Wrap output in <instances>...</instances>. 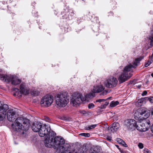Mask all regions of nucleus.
Returning <instances> with one entry per match:
<instances>
[{
  "mask_svg": "<svg viewBox=\"0 0 153 153\" xmlns=\"http://www.w3.org/2000/svg\"><path fill=\"white\" fill-rule=\"evenodd\" d=\"M106 139L108 141H110L112 140L111 137L110 136H107Z\"/></svg>",
  "mask_w": 153,
  "mask_h": 153,
  "instance_id": "nucleus-35",
  "label": "nucleus"
},
{
  "mask_svg": "<svg viewBox=\"0 0 153 153\" xmlns=\"http://www.w3.org/2000/svg\"><path fill=\"white\" fill-rule=\"evenodd\" d=\"M38 132L39 136L41 137H43L46 135L48 136L46 137L56 135V133L51 130L50 126L48 124H45L43 126L42 125Z\"/></svg>",
  "mask_w": 153,
  "mask_h": 153,
  "instance_id": "nucleus-3",
  "label": "nucleus"
},
{
  "mask_svg": "<svg viewBox=\"0 0 153 153\" xmlns=\"http://www.w3.org/2000/svg\"><path fill=\"white\" fill-rule=\"evenodd\" d=\"M148 98L147 97H144L138 99L135 103L136 105L138 107L141 106L146 102Z\"/></svg>",
  "mask_w": 153,
  "mask_h": 153,
  "instance_id": "nucleus-17",
  "label": "nucleus"
},
{
  "mask_svg": "<svg viewBox=\"0 0 153 153\" xmlns=\"http://www.w3.org/2000/svg\"><path fill=\"white\" fill-rule=\"evenodd\" d=\"M86 98L82 97V95L79 94H75L71 99V101L73 105L75 106L77 105L80 104L82 101L85 100Z\"/></svg>",
  "mask_w": 153,
  "mask_h": 153,
  "instance_id": "nucleus-8",
  "label": "nucleus"
},
{
  "mask_svg": "<svg viewBox=\"0 0 153 153\" xmlns=\"http://www.w3.org/2000/svg\"><path fill=\"white\" fill-rule=\"evenodd\" d=\"M20 92L21 94H23L25 95L28 94L29 91L25 88V84L22 83L20 85Z\"/></svg>",
  "mask_w": 153,
  "mask_h": 153,
  "instance_id": "nucleus-19",
  "label": "nucleus"
},
{
  "mask_svg": "<svg viewBox=\"0 0 153 153\" xmlns=\"http://www.w3.org/2000/svg\"><path fill=\"white\" fill-rule=\"evenodd\" d=\"M55 100L56 104L60 107H65L68 102L67 96L63 94H57Z\"/></svg>",
  "mask_w": 153,
  "mask_h": 153,
  "instance_id": "nucleus-5",
  "label": "nucleus"
},
{
  "mask_svg": "<svg viewBox=\"0 0 153 153\" xmlns=\"http://www.w3.org/2000/svg\"><path fill=\"white\" fill-rule=\"evenodd\" d=\"M136 124V121L132 119L127 120L125 122V124L127 126V128L130 130L135 129Z\"/></svg>",
  "mask_w": 153,
  "mask_h": 153,
  "instance_id": "nucleus-11",
  "label": "nucleus"
},
{
  "mask_svg": "<svg viewBox=\"0 0 153 153\" xmlns=\"http://www.w3.org/2000/svg\"><path fill=\"white\" fill-rule=\"evenodd\" d=\"M118 141V142H119L124 147H126L127 146V145L125 142H124L122 140H121L119 139V140Z\"/></svg>",
  "mask_w": 153,
  "mask_h": 153,
  "instance_id": "nucleus-24",
  "label": "nucleus"
},
{
  "mask_svg": "<svg viewBox=\"0 0 153 153\" xmlns=\"http://www.w3.org/2000/svg\"><path fill=\"white\" fill-rule=\"evenodd\" d=\"M16 112L13 110H10L8 111L7 117L8 120L10 121H14L15 119Z\"/></svg>",
  "mask_w": 153,
  "mask_h": 153,
  "instance_id": "nucleus-13",
  "label": "nucleus"
},
{
  "mask_svg": "<svg viewBox=\"0 0 153 153\" xmlns=\"http://www.w3.org/2000/svg\"><path fill=\"white\" fill-rule=\"evenodd\" d=\"M108 92V91L107 90H105L104 91L102 92L100 94V95H101H101L104 96V95H105L106 94H107Z\"/></svg>",
  "mask_w": 153,
  "mask_h": 153,
  "instance_id": "nucleus-27",
  "label": "nucleus"
},
{
  "mask_svg": "<svg viewBox=\"0 0 153 153\" xmlns=\"http://www.w3.org/2000/svg\"><path fill=\"white\" fill-rule=\"evenodd\" d=\"M94 93H90L86 95V97L87 98H92L93 97H94Z\"/></svg>",
  "mask_w": 153,
  "mask_h": 153,
  "instance_id": "nucleus-23",
  "label": "nucleus"
},
{
  "mask_svg": "<svg viewBox=\"0 0 153 153\" xmlns=\"http://www.w3.org/2000/svg\"><path fill=\"white\" fill-rule=\"evenodd\" d=\"M42 125L39 122H35L33 123L32 126V130L35 132H38L39 131Z\"/></svg>",
  "mask_w": 153,
  "mask_h": 153,
  "instance_id": "nucleus-15",
  "label": "nucleus"
},
{
  "mask_svg": "<svg viewBox=\"0 0 153 153\" xmlns=\"http://www.w3.org/2000/svg\"><path fill=\"white\" fill-rule=\"evenodd\" d=\"M119 124L118 123L114 122L108 128V130L109 132H114L116 131L119 128Z\"/></svg>",
  "mask_w": 153,
  "mask_h": 153,
  "instance_id": "nucleus-14",
  "label": "nucleus"
},
{
  "mask_svg": "<svg viewBox=\"0 0 153 153\" xmlns=\"http://www.w3.org/2000/svg\"><path fill=\"white\" fill-rule=\"evenodd\" d=\"M151 76L153 77V73H152L151 74Z\"/></svg>",
  "mask_w": 153,
  "mask_h": 153,
  "instance_id": "nucleus-42",
  "label": "nucleus"
},
{
  "mask_svg": "<svg viewBox=\"0 0 153 153\" xmlns=\"http://www.w3.org/2000/svg\"><path fill=\"white\" fill-rule=\"evenodd\" d=\"M94 106V104L92 103H91L89 104L88 107L89 108H93Z\"/></svg>",
  "mask_w": 153,
  "mask_h": 153,
  "instance_id": "nucleus-30",
  "label": "nucleus"
},
{
  "mask_svg": "<svg viewBox=\"0 0 153 153\" xmlns=\"http://www.w3.org/2000/svg\"><path fill=\"white\" fill-rule=\"evenodd\" d=\"M109 104V102H105L104 105H105V106H106L107 105H108Z\"/></svg>",
  "mask_w": 153,
  "mask_h": 153,
  "instance_id": "nucleus-38",
  "label": "nucleus"
},
{
  "mask_svg": "<svg viewBox=\"0 0 153 153\" xmlns=\"http://www.w3.org/2000/svg\"><path fill=\"white\" fill-rule=\"evenodd\" d=\"M21 118L18 117L14 123L11 124V127L14 131H20L21 130H25L22 124Z\"/></svg>",
  "mask_w": 153,
  "mask_h": 153,
  "instance_id": "nucleus-7",
  "label": "nucleus"
},
{
  "mask_svg": "<svg viewBox=\"0 0 153 153\" xmlns=\"http://www.w3.org/2000/svg\"><path fill=\"white\" fill-rule=\"evenodd\" d=\"M17 89L18 90H19V89Z\"/></svg>",
  "mask_w": 153,
  "mask_h": 153,
  "instance_id": "nucleus-45",
  "label": "nucleus"
},
{
  "mask_svg": "<svg viewBox=\"0 0 153 153\" xmlns=\"http://www.w3.org/2000/svg\"><path fill=\"white\" fill-rule=\"evenodd\" d=\"M106 100L105 99H98L97 100H96L95 102H104Z\"/></svg>",
  "mask_w": 153,
  "mask_h": 153,
  "instance_id": "nucleus-29",
  "label": "nucleus"
},
{
  "mask_svg": "<svg viewBox=\"0 0 153 153\" xmlns=\"http://www.w3.org/2000/svg\"><path fill=\"white\" fill-rule=\"evenodd\" d=\"M53 101V97L51 95H47L43 98L41 100V103L44 106L48 107L52 103Z\"/></svg>",
  "mask_w": 153,
  "mask_h": 153,
  "instance_id": "nucleus-10",
  "label": "nucleus"
},
{
  "mask_svg": "<svg viewBox=\"0 0 153 153\" xmlns=\"http://www.w3.org/2000/svg\"><path fill=\"white\" fill-rule=\"evenodd\" d=\"M132 76L131 74H128L123 71V73L119 76L118 80L120 83L125 82L128 79Z\"/></svg>",
  "mask_w": 153,
  "mask_h": 153,
  "instance_id": "nucleus-12",
  "label": "nucleus"
},
{
  "mask_svg": "<svg viewBox=\"0 0 153 153\" xmlns=\"http://www.w3.org/2000/svg\"><path fill=\"white\" fill-rule=\"evenodd\" d=\"M80 113H82L84 114L85 113V111H80Z\"/></svg>",
  "mask_w": 153,
  "mask_h": 153,
  "instance_id": "nucleus-39",
  "label": "nucleus"
},
{
  "mask_svg": "<svg viewBox=\"0 0 153 153\" xmlns=\"http://www.w3.org/2000/svg\"><path fill=\"white\" fill-rule=\"evenodd\" d=\"M149 62H151V63L153 62V58L151 57H149Z\"/></svg>",
  "mask_w": 153,
  "mask_h": 153,
  "instance_id": "nucleus-37",
  "label": "nucleus"
},
{
  "mask_svg": "<svg viewBox=\"0 0 153 153\" xmlns=\"http://www.w3.org/2000/svg\"><path fill=\"white\" fill-rule=\"evenodd\" d=\"M150 111L145 107H143L137 110L134 114V117L136 120H140L139 125L141 128L140 131L147 130L150 126V121L146 119L150 115Z\"/></svg>",
  "mask_w": 153,
  "mask_h": 153,
  "instance_id": "nucleus-2",
  "label": "nucleus"
},
{
  "mask_svg": "<svg viewBox=\"0 0 153 153\" xmlns=\"http://www.w3.org/2000/svg\"><path fill=\"white\" fill-rule=\"evenodd\" d=\"M149 61L150 60H148L147 62L145 64V67H147L151 64V62H149Z\"/></svg>",
  "mask_w": 153,
  "mask_h": 153,
  "instance_id": "nucleus-31",
  "label": "nucleus"
},
{
  "mask_svg": "<svg viewBox=\"0 0 153 153\" xmlns=\"http://www.w3.org/2000/svg\"><path fill=\"white\" fill-rule=\"evenodd\" d=\"M143 57H140L139 58L136 59L133 62V65L131 64H129L125 67L123 71L127 74H131L130 71L132 68H135V66H137L139 64L140 61L143 59Z\"/></svg>",
  "mask_w": 153,
  "mask_h": 153,
  "instance_id": "nucleus-9",
  "label": "nucleus"
},
{
  "mask_svg": "<svg viewBox=\"0 0 153 153\" xmlns=\"http://www.w3.org/2000/svg\"><path fill=\"white\" fill-rule=\"evenodd\" d=\"M151 113H152V115H153V108L151 110Z\"/></svg>",
  "mask_w": 153,
  "mask_h": 153,
  "instance_id": "nucleus-41",
  "label": "nucleus"
},
{
  "mask_svg": "<svg viewBox=\"0 0 153 153\" xmlns=\"http://www.w3.org/2000/svg\"><path fill=\"white\" fill-rule=\"evenodd\" d=\"M147 97L148 98L147 99V101L149 100L150 102L153 103V97Z\"/></svg>",
  "mask_w": 153,
  "mask_h": 153,
  "instance_id": "nucleus-28",
  "label": "nucleus"
},
{
  "mask_svg": "<svg viewBox=\"0 0 153 153\" xmlns=\"http://www.w3.org/2000/svg\"><path fill=\"white\" fill-rule=\"evenodd\" d=\"M97 126L96 124L90 126H87L85 128V129L86 130H90L94 128Z\"/></svg>",
  "mask_w": 153,
  "mask_h": 153,
  "instance_id": "nucleus-22",
  "label": "nucleus"
},
{
  "mask_svg": "<svg viewBox=\"0 0 153 153\" xmlns=\"http://www.w3.org/2000/svg\"><path fill=\"white\" fill-rule=\"evenodd\" d=\"M80 135L85 137H89L90 136V134L88 133H82L80 134Z\"/></svg>",
  "mask_w": 153,
  "mask_h": 153,
  "instance_id": "nucleus-25",
  "label": "nucleus"
},
{
  "mask_svg": "<svg viewBox=\"0 0 153 153\" xmlns=\"http://www.w3.org/2000/svg\"><path fill=\"white\" fill-rule=\"evenodd\" d=\"M151 35L149 37V40H150V45L153 46V25L152 30L151 31Z\"/></svg>",
  "mask_w": 153,
  "mask_h": 153,
  "instance_id": "nucleus-20",
  "label": "nucleus"
},
{
  "mask_svg": "<svg viewBox=\"0 0 153 153\" xmlns=\"http://www.w3.org/2000/svg\"><path fill=\"white\" fill-rule=\"evenodd\" d=\"M147 93V91H144L143 92V93L141 94V95L142 96H144L146 95Z\"/></svg>",
  "mask_w": 153,
  "mask_h": 153,
  "instance_id": "nucleus-33",
  "label": "nucleus"
},
{
  "mask_svg": "<svg viewBox=\"0 0 153 153\" xmlns=\"http://www.w3.org/2000/svg\"><path fill=\"white\" fill-rule=\"evenodd\" d=\"M118 83L117 79L113 77L107 79L104 82V85L108 88H114L117 86Z\"/></svg>",
  "mask_w": 153,
  "mask_h": 153,
  "instance_id": "nucleus-6",
  "label": "nucleus"
},
{
  "mask_svg": "<svg viewBox=\"0 0 153 153\" xmlns=\"http://www.w3.org/2000/svg\"><path fill=\"white\" fill-rule=\"evenodd\" d=\"M56 135L46 137L44 141L45 146L51 148L52 146L57 149L55 153H72L70 151L71 146L65 143L61 137H55Z\"/></svg>",
  "mask_w": 153,
  "mask_h": 153,
  "instance_id": "nucleus-1",
  "label": "nucleus"
},
{
  "mask_svg": "<svg viewBox=\"0 0 153 153\" xmlns=\"http://www.w3.org/2000/svg\"><path fill=\"white\" fill-rule=\"evenodd\" d=\"M138 146L140 149H142L143 147V144L140 143L138 144Z\"/></svg>",
  "mask_w": 153,
  "mask_h": 153,
  "instance_id": "nucleus-34",
  "label": "nucleus"
},
{
  "mask_svg": "<svg viewBox=\"0 0 153 153\" xmlns=\"http://www.w3.org/2000/svg\"><path fill=\"white\" fill-rule=\"evenodd\" d=\"M119 103V102L117 101H112L110 103V105L111 107H113L117 105Z\"/></svg>",
  "mask_w": 153,
  "mask_h": 153,
  "instance_id": "nucleus-21",
  "label": "nucleus"
},
{
  "mask_svg": "<svg viewBox=\"0 0 153 153\" xmlns=\"http://www.w3.org/2000/svg\"><path fill=\"white\" fill-rule=\"evenodd\" d=\"M143 153H152L148 149H145Z\"/></svg>",
  "mask_w": 153,
  "mask_h": 153,
  "instance_id": "nucleus-32",
  "label": "nucleus"
},
{
  "mask_svg": "<svg viewBox=\"0 0 153 153\" xmlns=\"http://www.w3.org/2000/svg\"><path fill=\"white\" fill-rule=\"evenodd\" d=\"M19 117L21 118L22 121V123L23 124L22 126L25 130L26 131L27 130L30 126L29 120L27 119L23 118L22 117Z\"/></svg>",
  "mask_w": 153,
  "mask_h": 153,
  "instance_id": "nucleus-16",
  "label": "nucleus"
},
{
  "mask_svg": "<svg viewBox=\"0 0 153 153\" xmlns=\"http://www.w3.org/2000/svg\"><path fill=\"white\" fill-rule=\"evenodd\" d=\"M44 119L46 121L48 122H51V120L50 119V118L47 116H44Z\"/></svg>",
  "mask_w": 153,
  "mask_h": 153,
  "instance_id": "nucleus-26",
  "label": "nucleus"
},
{
  "mask_svg": "<svg viewBox=\"0 0 153 153\" xmlns=\"http://www.w3.org/2000/svg\"><path fill=\"white\" fill-rule=\"evenodd\" d=\"M0 79L7 82L11 81L12 84L15 85L19 84L21 82V80L15 76L4 74H0Z\"/></svg>",
  "mask_w": 153,
  "mask_h": 153,
  "instance_id": "nucleus-4",
  "label": "nucleus"
},
{
  "mask_svg": "<svg viewBox=\"0 0 153 153\" xmlns=\"http://www.w3.org/2000/svg\"><path fill=\"white\" fill-rule=\"evenodd\" d=\"M85 153L83 151V152H75V153Z\"/></svg>",
  "mask_w": 153,
  "mask_h": 153,
  "instance_id": "nucleus-40",
  "label": "nucleus"
},
{
  "mask_svg": "<svg viewBox=\"0 0 153 153\" xmlns=\"http://www.w3.org/2000/svg\"><path fill=\"white\" fill-rule=\"evenodd\" d=\"M136 128L138 131H140V130L139 129H140L141 128V126H140V125L139 126H138L137 124L136 125Z\"/></svg>",
  "mask_w": 153,
  "mask_h": 153,
  "instance_id": "nucleus-36",
  "label": "nucleus"
},
{
  "mask_svg": "<svg viewBox=\"0 0 153 153\" xmlns=\"http://www.w3.org/2000/svg\"><path fill=\"white\" fill-rule=\"evenodd\" d=\"M22 133H23V134H24V132H22Z\"/></svg>",
  "mask_w": 153,
  "mask_h": 153,
  "instance_id": "nucleus-44",
  "label": "nucleus"
},
{
  "mask_svg": "<svg viewBox=\"0 0 153 153\" xmlns=\"http://www.w3.org/2000/svg\"><path fill=\"white\" fill-rule=\"evenodd\" d=\"M104 89V88L102 86H94L92 90V92L94 93H100Z\"/></svg>",
  "mask_w": 153,
  "mask_h": 153,
  "instance_id": "nucleus-18",
  "label": "nucleus"
},
{
  "mask_svg": "<svg viewBox=\"0 0 153 153\" xmlns=\"http://www.w3.org/2000/svg\"><path fill=\"white\" fill-rule=\"evenodd\" d=\"M91 153H96L95 152H91Z\"/></svg>",
  "mask_w": 153,
  "mask_h": 153,
  "instance_id": "nucleus-43",
  "label": "nucleus"
}]
</instances>
